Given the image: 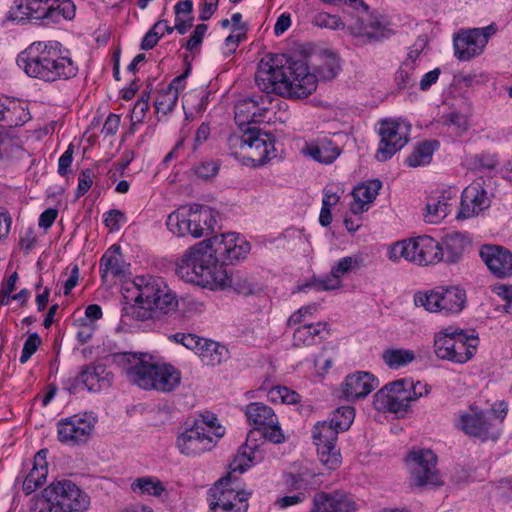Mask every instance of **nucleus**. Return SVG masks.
Listing matches in <instances>:
<instances>
[{"mask_svg":"<svg viewBox=\"0 0 512 512\" xmlns=\"http://www.w3.org/2000/svg\"><path fill=\"white\" fill-rule=\"evenodd\" d=\"M305 152L315 161L322 164H331L341 154V149L329 137L318 138L314 143L307 145Z\"/></svg>","mask_w":512,"mask_h":512,"instance_id":"2f4dec72","label":"nucleus"},{"mask_svg":"<svg viewBox=\"0 0 512 512\" xmlns=\"http://www.w3.org/2000/svg\"><path fill=\"white\" fill-rule=\"evenodd\" d=\"M355 418V410L351 406H341L337 408L329 421L317 422L315 425H325L331 427L338 436L339 432L349 429Z\"/></svg>","mask_w":512,"mask_h":512,"instance_id":"e433bc0d","label":"nucleus"},{"mask_svg":"<svg viewBox=\"0 0 512 512\" xmlns=\"http://www.w3.org/2000/svg\"><path fill=\"white\" fill-rule=\"evenodd\" d=\"M318 310L317 304H309L306 306H302L297 311H295L287 320V326L292 327L295 325L305 324L304 322L307 320V317H311Z\"/></svg>","mask_w":512,"mask_h":512,"instance_id":"603ef678","label":"nucleus"},{"mask_svg":"<svg viewBox=\"0 0 512 512\" xmlns=\"http://www.w3.org/2000/svg\"><path fill=\"white\" fill-rule=\"evenodd\" d=\"M178 98L177 93L172 91L171 88H163L157 94L155 108L158 112L167 114L175 108Z\"/></svg>","mask_w":512,"mask_h":512,"instance_id":"49530a36","label":"nucleus"},{"mask_svg":"<svg viewBox=\"0 0 512 512\" xmlns=\"http://www.w3.org/2000/svg\"><path fill=\"white\" fill-rule=\"evenodd\" d=\"M127 379L145 390L171 392L181 383V372L171 364H157L147 353L122 352L113 355Z\"/></svg>","mask_w":512,"mask_h":512,"instance_id":"7ed1b4c3","label":"nucleus"},{"mask_svg":"<svg viewBox=\"0 0 512 512\" xmlns=\"http://www.w3.org/2000/svg\"><path fill=\"white\" fill-rule=\"evenodd\" d=\"M414 66L409 62H403L395 74V81L400 88L411 87L415 83L413 78Z\"/></svg>","mask_w":512,"mask_h":512,"instance_id":"3c124183","label":"nucleus"},{"mask_svg":"<svg viewBox=\"0 0 512 512\" xmlns=\"http://www.w3.org/2000/svg\"><path fill=\"white\" fill-rule=\"evenodd\" d=\"M94 424V418L87 415H73L61 419L57 424L58 439L66 444L85 442L93 431Z\"/></svg>","mask_w":512,"mask_h":512,"instance_id":"a211bd4d","label":"nucleus"},{"mask_svg":"<svg viewBox=\"0 0 512 512\" xmlns=\"http://www.w3.org/2000/svg\"><path fill=\"white\" fill-rule=\"evenodd\" d=\"M495 32L493 25L473 28L459 33L454 38L455 56L460 61H469L480 55L488 43L489 37Z\"/></svg>","mask_w":512,"mask_h":512,"instance_id":"dca6fc26","label":"nucleus"},{"mask_svg":"<svg viewBox=\"0 0 512 512\" xmlns=\"http://www.w3.org/2000/svg\"><path fill=\"white\" fill-rule=\"evenodd\" d=\"M41 345V338L38 333L34 332L28 335L24 342L23 349L20 356V363H26L31 356L38 350Z\"/></svg>","mask_w":512,"mask_h":512,"instance_id":"864d4df0","label":"nucleus"},{"mask_svg":"<svg viewBox=\"0 0 512 512\" xmlns=\"http://www.w3.org/2000/svg\"><path fill=\"white\" fill-rule=\"evenodd\" d=\"M305 498H306L305 493L298 492L295 495L283 496V497L278 498L275 501V505L281 509H285V508L295 506V505L302 503L305 500Z\"/></svg>","mask_w":512,"mask_h":512,"instance_id":"69168bd1","label":"nucleus"},{"mask_svg":"<svg viewBox=\"0 0 512 512\" xmlns=\"http://www.w3.org/2000/svg\"><path fill=\"white\" fill-rule=\"evenodd\" d=\"M507 414V407L503 403L499 408L492 407L486 411L465 412L460 415L458 428L466 435L481 441L497 440L500 436V424Z\"/></svg>","mask_w":512,"mask_h":512,"instance_id":"9d476101","label":"nucleus"},{"mask_svg":"<svg viewBox=\"0 0 512 512\" xmlns=\"http://www.w3.org/2000/svg\"><path fill=\"white\" fill-rule=\"evenodd\" d=\"M341 67L339 58L332 52L325 53L322 62L316 68L318 76L323 80H332L339 73Z\"/></svg>","mask_w":512,"mask_h":512,"instance_id":"79ce46f5","label":"nucleus"},{"mask_svg":"<svg viewBox=\"0 0 512 512\" xmlns=\"http://www.w3.org/2000/svg\"><path fill=\"white\" fill-rule=\"evenodd\" d=\"M411 401V393L391 394L387 390H379L374 395L376 409L392 413L405 412L409 408Z\"/></svg>","mask_w":512,"mask_h":512,"instance_id":"7c9ffc66","label":"nucleus"},{"mask_svg":"<svg viewBox=\"0 0 512 512\" xmlns=\"http://www.w3.org/2000/svg\"><path fill=\"white\" fill-rule=\"evenodd\" d=\"M228 286H231L237 294L243 296L254 295L260 290L256 282L240 275L235 278L229 276V281L226 287Z\"/></svg>","mask_w":512,"mask_h":512,"instance_id":"c03bdc74","label":"nucleus"},{"mask_svg":"<svg viewBox=\"0 0 512 512\" xmlns=\"http://www.w3.org/2000/svg\"><path fill=\"white\" fill-rule=\"evenodd\" d=\"M203 421H187L185 429L176 438V447L185 456H198L212 450L216 439L209 434Z\"/></svg>","mask_w":512,"mask_h":512,"instance_id":"4468645a","label":"nucleus"},{"mask_svg":"<svg viewBox=\"0 0 512 512\" xmlns=\"http://www.w3.org/2000/svg\"><path fill=\"white\" fill-rule=\"evenodd\" d=\"M251 129L252 127H248L246 130H243L242 134H232L229 136L228 145L232 154L237 155L238 150L247 153L248 143L252 135Z\"/></svg>","mask_w":512,"mask_h":512,"instance_id":"09e8293b","label":"nucleus"},{"mask_svg":"<svg viewBox=\"0 0 512 512\" xmlns=\"http://www.w3.org/2000/svg\"><path fill=\"white\" fill-rule=\"evenodd\" d=\"M49 2L50 0H14L5 20L16 24H24L29 21V15L39 12L38 10Z\"/></svg>","mask_w":512,"mask_h":512,"instance_id":"72a5a7b5","label":"nucleus"},{"mask_svg":"<svg viewBox=\"0 0 512 512\" xmlns=\"http://www.w3.org/2000/svg\"><path fill=\"white\" fill-rule=\"evenodd\" d=\"M104 223L111 230H119L120 222L125 221V214L117 209L104 213Z\"/></svg>","mask_w":512,"mask_h":512,"instance_id":"0e129e2a","label":"nucleus"},{"mask_svg":"<svg viewBox=\"0 0 512 512\" xmlns=\"http://www.w3.org/2000/svg\"><path fill=\"white\" fill-rule=\"evenodd\" d=\"M416 359V354L411 349L388 348L382 353V360L390 369H400L408 366Z\"/></svg>","mask_w":512,"mask_h":512,"instance_id":"4c0bfd02","label":"nucleus"},{"mask_svg":"<svg viewBox=\"0 0 512 512\" xmlns=\"http://www.w3.org/2000/svg\"><path fill=\"white\" fill-rule=\"evenodd\" d=\"M247 445L241 447L238 454L230 464V472L219 479L208 491V512H247L250 493L240 490L235 473L245 472L253 462L251 452H247Z\"/></svg>","mask_w":512,"mask_h":512,"instance_id":"39448f33","label":"nucleus"},{"mask_svg":"<svg viewBox=\"0 0 512 512\" xmlns=\"http://www.w3.org/2000/svg\"><path fill=\"white\" fill-rule=\"evenodd\" d=\"M48 474V467H34L30 470L23 481V491L29 495L40 488L45 482Z\"/></svg>","mask_w":512,"mask_h":512,"instance_id":"37998d69","label":"nucleus"},{"mask_svg":"<svg viewBox=\"0 0 512 512\" xmlns=\"http://www.w3.org/2000/svg\"><path fill=\"white\" fill-rule=\"evenodd\" d=\"M251 134L245 155L255 166L264 165L269 159L275 157L274 136L257 127H252Z\"/></svg>","mask_w":512,"mask_h":512,"instance_id":"4be33fe9","label":"nucleus"},{"mask_svg":"<svg viewBox=\"0 0 512 512\" xmlns=\"http://www.w3.org/2000/svg\"><path fill=\"white\" fill-rule=\"evenodd\" d=\"M245 415L249 425L272 443L279 444L285 441L278 418L274 410L261 402H252L245 408Z\"/></svg>","mask_w":512,"mask_h":512,"instance_id":"ddd939ff","label":"nucleus"},{"mask_svg":"<svg viewBox=\"0 0 512 512\" xmlns=\"http://www.w3.org/2000/svg\"><path fill=\"white\" fill-rule=\"evenodd\" d=\"M129 267L120 253V246L117 245H113L100 260L102 277L108 274L113 277H124L129 273Z\"/></svg>","mask_w":512,"mask_h":512,"instance_id":"473e14b6","label":"nucleus"},{"mask_svg":"<svg viewBox=\"0 0 512 512\" xmlns=\"http://www.w3.org/2000/svg\"><path fill=\"white\" fill-rule=\"evenodd\" d=\"M330 335L328 323L317 322L302 324L293 332V346L305 347L320 343Z\"/></svg>","mask_w":512,"mask_h":512,"instance_id":"bb28decb","label":"nucleus"},{"mask_svg":"<svg viewBox=\"0 0 512 512\" xmlns=\"http://www.w3.org/2000/svg\"><path fill=\"white\" fill-rule=\"evenodd\" d=\"M219 171V165L215 161H204L200 162L194 167V173L197 177L208 180L217 175Z\"/></svg>","mask_w":512,"mask_h":512,"instance_id":"6e6d98bb","label":"nucleus"},{"mask_svg":"<svg viewBox=\"0 0 512 512\" xmlns=\"http://www.w3.org/2000/svg\"><path fill=\"white\" fill-rule=\"evenodd\" d=\"M490 206L487 191L478 181L467 186L461 195L458 219H468L478 215Z\"/></svg>","mask_w":512,"mask_h":512,"instance_id":"412c9836","label":"nucleus"},{"mask_svg":"<svg viewBox=\"0 0 512 512\" xmlns=\"http://www.w3.org/2000/svg\"><path fill=\"white\" fill-rule=\"evenodd\" d=\"M317 475L312 463L308 461L295 463L292 470L286 474L285 482L295 490L307 489L316 483Z\"/></svg>","mask_w":512,"mask_h":512,"instance_id":"c756f323","label":"nucleus"},{"mask_svg":"<svg viewBox=\"0 0 512 512\" xmlns=\"http://www.w3.org/2000/svg\"><path fill=\"white\" fill-rule=\"evenodd\" d=\"M255 82L266 94L243 98L235 104L234 118L239 127L264 120L272 104L271 93L300 99L308 97L317 87L316 76L309 73L304 60L293 59L285 54L261 60Z\"/></svg>","mask_w":512,"mask_h":512,"instance_id":"f257e3e1","label":"nucleus"},{"mask_svg":"<svg viewBox=\"0 0 512 512\" xmlns=\"http://www.w3.org/2000/svg\"><path fill=\"white\" fill-rule=\"evenodd\" d=\"M356 264L357 261L353 257H343L335 266L332 267L331 273L341 280V277L351 271Z\"/></svg>","mask_w":512,"mask_h":512,"instance_id":"680f3d73","label":"nucleus"},{"mask_svg":"<svg viewBox=\"0 0 512 512\" xmlns=\"http://www.w3.org/2000/svg\"><path fill=\"white\" fill-rule=\"evenodd\" d=\"M208 30V26L206 24H198L189 40L186 42L184 47L188 51H193L196 49L203 41L204 35Z\"/></svg>","mask_w":512,"mask_h":512,"instance_id":"e2e57ef3","label":"nucleus"},{"mask_svg":"<svg viewBox=\"0 0 512 512\" xmlns=\"http://www.w3.org/2000/svg\"><path fill=\"white\" fill-rule=\"evenodd\" d=\"M411 125L404 120L386 119L380 122V142L376 159L385 162L392 158L409 141Z\"/></svg>","mask_w":512,"mask_h":512,"instance_id":"f8f14e48","label":"nucleus"},{"mask_svg":"<svg viewBox=\"0 0 512 512\" xmlns=\"http://www.w3.org/2000/svg\"><path fill=\"white\" fill-rule=\"evenodd\" d=\"M357 505L345 492H319L314 495L311 512H355Z\"/></svg>","mask_w":512,"mask_h":512,"instance_id":"5701e85b","label":"nucleus"},{"mask_svg":"<svg viewBox=\"0 0 512 512\" xmlns=\"http://www.w3.org/2000/svg\"><path fill=\"white\" fill-rule=\"evenodd\" d=\"M192 421H203L205 427L209 430L216 441L224 435V428L217 425V418L214 414L202 415L201 418H195Z\"/></svg>","mask_w":512,"mask_h":512,"instance_id":"052dcab7","label":"nucleus"},{"mask_svg":"<svg viewBox=\"0 0 512 512\" xmlns=\"http://www.w3.org/2000/svg\"><path fill=\"white\" fill-rule=\"evenodd\" d=\"M369 17L366 15L365 17L358 18L351 26L350 31L352 35L357 38H360L363 43L366 41H370V29H369Z\"/></svg>","mask_w":512,"mask_h":512,"instance_id":"5fc2aeb1","label":"nucleus"},{"mask_svg":"<svg viewBox=\"0 0 512 512\" xmlns=\"http://www.w3.org/2000/svg\"><path fill=\"white\" fill-rule=\"evenodd\" d=\"M80 379L88 391L98 392L111 386L113 375L103 364H89L81 368Z\"/></svg>","mask_w":512,"mask_h":512,"instance_id":"393cba45","label":"nucleus"},{"mask_svg":"<svg viewBox=\"0 0 512 512\" xmlns=\"http://www.w3.org/2000/svg\"><path fill=\"white\" fill-rule=\"evenodd\" d=\"M133 493L138 495H148L159 497L165 491V487L160 480L152 476H143L136 478L130 485Z\"/></svg>","mask_w":512,"mask_h":512,"instance_id":"ea45409f","label":"nucleus"},{"mask_svg":"<svg viewBox=\"0 0 512 512\" xmlns=\"http://www.w3.org/2000/svg\"><path fill=\"white\" fill-rule=\"evenodd\" d=\"M414 302L416 306H423L429 312L448 316L463 310L466 293L458 287H437L426 293H417Z\"/></svg>","mask_w":512,"mask_h":512,"instance_id":"9b49d317","label":"nucleus"},{"mask_svg":"<svg viewBox=\"0 0 512 512\" xmlns=\"http://www.w3.org/2000/svg\"><path fill=\"white\" fill-rule=\"evenodd\" d=\"M411 470V484L416 487L441 485L436 469L437 457L430 449L413 450L407 457Z\"/></svg>","mask_w":512,"mask_h":512,"instance_id":"2eb2a0df","label":"nucleus"},{"mask_svg":"<svg viewBox=\"0 0 512 512\" xmlns=\"http://www.w3.org/2000/svg\"><path fill=\"white\" fill-rule=\"evenodd\" d=\"M198 357L201 362L207 366H217L229 357L228 349L211 339L204 338L200 348H198Z\"/></svg>","mask_w":512,"mask_h":512,"instance_id":"c9c22d12","label":"nucleus"},{"mask_svg":"<svg viewBox=\"0 0 512 512\" xmlns=\"http://www.w3.org/2000/svg\"><path fill=\"white\" fill-rule=\"evenodd\" d=\"M340 286L341 280L331 273L329 276L312 280L310 283L305 284L301 290L306 291L307 288H313L316 291H328L337 289Z\"/></svg>","mask_w":512,"mask_h":512,"instance_id":"de8ad7c7","label":"nucleus"},{"mask_svg":"<svg viewBox=\"0 0 512 512\" xmlns=\"http://www.w3.org/2000/svg\"><path fill=\"white\" fill-rule=\"evenodd\" d=\"M470 246V237L463 233L454 232L446 235L441 244L443 260L446 263L459 262L463 254L470 248Z\"/></svg>","mask_w":512,"mask_h":512,"instance_id":"c85d7f7f","label":"nucleus"},{"mask_svg":"<svg viewBox=\"0 0 512 512\" xmlns=\"http://www.w3.org/2000/svg\"><path fill=\"white\" fill-rule=\"evenodd\" d=\"M458 190L455 187H449L443 190L440 196L430 197L426 204L425 221L431 224H437L447 217L451 211L450 200L455 198Z\"/></svg>","mask_w":512,"mask_h":512,"instance_id":"a878e982","label":"nucleus"},{"mask_svg":"<svg viewBox=\"0 0 512 512\" xmlns=\"http://www.w3.org/2000/svg\"><path fill=\"white\" fill-rule=\"evenodd\" d=\"M387 257L392 262L404 259L419 266L437 264L443 260L441 244L428 235L397 241L388 247Z\"/></svg>","mask_w":512,"mask_h":512,"instance_id":"0eeeda50","label":"nucleus"},{"mask_svg":"<svg viewBox=\"0 0 512 512\" xmlns=\"http://www.w3.org/2000/svg\"><path fill=\"white\" fill-rule=\"evenodd\" d=\"M89 506V497L72 481L51 483L37 495L30 507L31 512H77Z\"/></svg>","mask_w":512,"mask_h":512,"instance_id":"423d86ee","label":"nucleus"},{"mask_svg":"<svg viewBox=\"0 0 512 512\" xmlns=\"http://www.w3.org/2000/svg\"><path fill=\"white\" fill-rule=\"evenodd\" d=\"M177 307V300L174 294L171 293V290L168 288L167 284L163 289V292L158 293L155 299H153V303L149 310H159L162 313H168L174 310Z\"/></svg>","mask_w":512,"mask_h":512,"instance_id":"a18cd8bd","label":"nucleus"},{"mask_svg":"<svg viewBox=\"0 0 512 512\" xmlns=\"http://www.w3.org/2000/svg\"><path fill=\"white\" fill-rule=\"evenodd\" d=\"M216 219L212 211L200 205L180 207L170 213L166 220L168 230L178 236L191 235L200 238L213 231Z\"/></svg>","mask_w":512,"mask_h":512,"instance_id":"6e6552de","label":"nucleus"},{"mask_svg":"<svg viewBox=\"0 0 512 512\" xmlns=\"http://www.w3.org/2000/svg\"><path fill=\"white\" fill-rule=\"evenodd\" d=\"M6 105L3 122L7 127H17L31 119L29 111L22 104L10 102Z\"/></svg>","mask_w":512,"mask_h":512,"instance_id":"a19ab883","label":"nucleus"},{"mask_svg":"<svg viewBox=\"0 0 512 512\" xmlns=\"http://www.w3.org/2000/svg\"><path fill=\"white\" fill-rule=\"evenodd\" d=\"M94 172L91 169L81 171L78 177V186L75 192L76 198L84 196L93 184Z\"/></svg>","mask_w":512,"mask_h":512,"instance_id":"4d7b16f0","label":"nucleus"},{"mask_svg":"<svg viewBox=\"0 0 512 512\" xmlns=\"http://www.w3.org/2000/svg\"><path fill=\"white\" fill-rule=\"evenodd\" d=\"M498 164V159L495 154L482 152L480 154H476L470 159V165L474 169L479 170H492Z\"/></svg>","mask_w":512,"mask_h":512,"instance_id":"8fccbe9b","label":"nucleus"},{"mask_svg":"<svg viewBox=\"0 0 512 512\" xmlns=\"http://www.w3.org/2000/svg\"><path fill=\"white\" fill-rule=\"evenodd\" d=\"M37 13L29 15L30 20H44L47 23H59L62 20H71L75 17L76 6L71 0H50L43 5Z\"/></svg>","mask_w":512,"mask_h":512,"instance_id":"b1692460","label":"nucleus"},{"mask_svg":"<svg viewBox=\"0 0 512 512\" xmlns=\"http://www.w3.org/2000/svg\"><path fill=\"white\" fill-rule=\"evenodd\" d=\"M437 141H425L419 143L413 152L406 158L405 163L409 167L425 166L431 162L434 151L438 148Z\"/></svg>","mask_w":512,"mask_h":512,"instance_id":"58836bf2","label":"nucleus"},{"mask_svg":"<svg viewBox=\"0 0 512 512\" xmlns=\"http://www.w3.org/2000/svg\"><path fill=\"white\" fill-rule=\"evenodd\" d=\"M312 438L321 463L330 470L337 469L341 465L342 457L340 450L336 447L338 436L331 427L315 425Z\"/></svg>","mask_w":512,"mask_h":512,"instance_id":"f3484780","label":"nucleus"},{"mask_svg":"<svg viewBox=\"0 0 512 512\" xmlns=\"http://www.w3.org/2000/svg\"><path fill=\"white\" fill-rule=\"evenodd\" d=\"M163 23H165L164 20L157 21L145 34L140 45L142 50H150L157 45L158 41L160 40L157 34V29H160Z\"/></svg>","mask_w":512,"mask_h":512,"instance_id":"bf43d9fd","label":"nucleus"},{"mask_svg":"<svg viewBox=\"0 0 512 512\" xmlns=\"http://www.w3.org/2000/svg\"><path fill=\"white\" fill-rule=\"evenodd\" d=\"M479 256L489 271L499 279L512 277V252L499 245L485 244Z\"/></svg>","mask_w":512,"mask_h":512,"instance_id":"6ab92c4d","label":"nucleus"},{"mask_svg":"<svg viewBox=\"0 0 512 512\" xmlns=\"http://www.w3.org/2000/svg\"><path fill=\"white\" fill-rule=\"evenodd\" d=\"M73 145L70 144L67 150L60 156L58 161V173L61 176H65L68 173V169L73 161Z\"/></svg>","mask_w":512,"mask_h":512,"instance_id":"338daca9","label":"nucleus"},{"mask_svg":"<svg viewBox=\"0 0 512 512\" xmlns=\"http://www.w3.org/2000/svg\"><path fill=\"white\" fill-rule=\"evenodd\" d=\"M478 337L463 330L447 327L435 334L434 351L438 358L466 363L475 354Z\"/></svg>","mask_w":512,"mask_h":512,"instance_id":"1a4fd4ad","label":"nucleus"},{"mask_svg":"<svg viewBox=\"0 0 512 512\" xmlns=\"http://www.w3.org/2000/svg\"><path fill=\"white\" fill-rule=\"evenodd\" d=\"M443 123L448 126H454L457 133H462L467 130V118L459 112H451L443 116Z\"/></svg>","mask_w":512,"mask_h":512,"instance_id":"13d9d810","label":"nucleus"},{"mask_svg":"<svg viewBox=\"0 0 512 512\" xmlns=\"http://www.w3.org/2000/svg\"><path fill=\"white\" fill-rule=\"evenodd\" d=\"M379 385L378 379L370 372L357 371L345 377L341 384L340 397L347 401L365 398Z\"/></svg>","mask_w":512,"mask_h":512,"instance_id":"aec40b11","label":"nucleus"},{"mask_svg":"<svg viewBox=\"0 0 512 512\" xmlns=\"http://www.w3.org/2000/svg\"><path fill=\"white\" fill-rule=\"evenodd\" d=\"M369 17V29H370V41L377 40L383 36L385 29L384 23L375 15H368Z\"/></svg>","mask_w":512,"mask_h":512,"instance_id":"774afa93","label":"nucleus"},{"mask_svg":"<svg viewBox=\"0 0 512 512\" xmlns=\"http://www.w3.org/2000/svg\"><path fill=\"white\" fill-rule=\"evenodd\" d=\"M250 243L236 233H225L197 243L177 262L178 276L211 290L225 289L229 274L226 265L243 259Z\"/></svg>","mask_w":512,"mask_h":512,"instance_id":"f03ea898","label":"nucleus"},{"mask_svg":"<svg viewBox=\"0 0 512 512\" xmlns=\"http://www.w3.org/2000/svg\"><path fill=\"white\" fill-rule=\"evenodd\" d=\"M382 182L378 179L369 180L357 185L353 191L354 201L351 204L353 214H360L369 209V205L376 199Z\"/></svg>","mask_w":512,"mask_h":512,"instance_id":"cd10ccee","label":"nucleus"},{"mask_svg":"<svg viewBox=\"0 0 512 512\" xmlns=\"http://www.w3.org/2000/svg\"><path fill=\"white\" fill-rule=\"evenodd\" d=\"M136 284L139 288V294L136 297V302L140 303L145 309L151 308L153 299L156 298L158 293L163 292L166 283L159 277H141Z\"/></svg>","mask_w":512,"mask_h":512,"instance_id":"f704fd0d","label":"nucleus"},{"mask_svg":"<svg viewBox=\"0 0 512 512\" xmlns=\"http://www.w3.org/2000/svg\"><path fill=\"white\" fill-rule=\"evenodd\" d=\"M17 63L24 72L45 82L70 79L77 75L78 66L62 55L59 42L37 41L18 55Z\"/></svg>","mask_w":512,"mask_h":512,"instance_id":"20e7f679","label":"nucleus"}]
</instances>
